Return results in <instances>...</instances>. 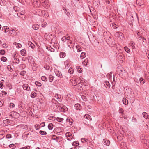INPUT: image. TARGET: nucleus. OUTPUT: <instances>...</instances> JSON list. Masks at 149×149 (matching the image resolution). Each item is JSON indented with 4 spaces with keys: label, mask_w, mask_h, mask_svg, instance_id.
I'll return each instance as SVG.
<instances>
[{
    "label": "nucleus",
    "mask_w": 149,
    "mask_h": 149,
    "mask_svg": "<svg viewBox=\"0 0 149 149\" xmlns=\"http://www.w3.org/2000/svg\"><path fill=\"white\" fill-rule=\"evenodd\" d=\"M10 35L12 36H15L16 35L17 33L14 29H12L10 31Z\"/></svg>",
    "instance_id": "2eb2a0df"
},
{
    "label": "nucleus",
    "mask_w": 149,
    "mask_h": 149,
    "mask_svg": "<svg viewBox=\"0 0 149 149\" xmlns=\"http://www.w3.org/2000/svg\"><path fill=\"white\" fill-rule=\"evenodd\" d=\"M45 68L47 70H49L50 68V66L49 65H47L44 66Z\"/></svg>",
    "instance_id": "13d9d810"
},
{
    "label": "nucleus",
    "mask_w": 149,
    "mask_h": 149,
    "mask_svg": "<svg viewBox=\"0 0 149 149\" xmlns=\"http://www.w3.org/2000/svg\"><path fill=\"white\" fill-rule=\"evenodd\" d=\"M65 136H66L67 137V140H70L71 139L70 138H68V137H70L71 138V139H72V134L70 132H67L65 134Z\"/></svg>",
    "instance_id": "423d86ee"
},
{
    "label": "nucleus",
    "mask_w": 149,
    "mask_h": 149,
    "mask_svg": "<svg viewBox=\"0 0 149 149\" xmlns=\"http://www.w3.org/2000/svg\"><path fill=\"white\" fill-rule=\"evenodd\" d=\"M136 3L139 6H141L143 5V3L141 0H137Z\"/></svg>",
    "instance_id": "2f4dec72"
},
{
    "label": "nucleus",
    "mask_w": 149,
    "mask_h": 149,
    "mask_svg": "<svg viewBox=\"0 0 149 149\" xmlns=\"http://www.w3.org/2000/svg\"><path fill=\"white\" fill-rule=\"evenodd\" d=\"M103 143L104 145L109 146L110 144V142L109 140L107 139H104L103 141Z\"/></svg>",
    "instance_id": "20e7f679"
},
{
    "label": "nucleus",
    "mask_w": 149,
    "mask_h": 149,
    "mask_svg": "<svg viewBox=\"0 0 149 149\" xmlns=\"http://www.w3.org/2000/svg\"><path fill=\"white\" fill-rule=\"evenodd\" d=\"M74 71V70L73 68H70L68 70V73H70V74H72L73 73Z\"/></svg>",
    "instance_id": "58836bf2"
},
{
    "label": "nucleus",
    "mask_w": 149,
    "mask_h": 149,
    "mask_svg": "<svg viewBox=\"0 0 149 149\" xmlns=\"http://www.w3.org/2000/svg\"><path fill=\"white\" fill-rule=\"evenodd\" d=\"M53 125L51 123L49 124L48 126V128L50 130L52 129L53 128Z\"/></svg>",
    "instance_id": "72a5a7b5"
},
{
    "label": "nucleus",
    "mask_w": 149,
    "mask_h": 149,
    "mask_svg": "<svg viewBox=\"0 0 149 149\" xmlns=\"http://www.w3.org/2000/svg\"><path fill=\"white\" fill-rule=\"evenodd\" d=\"M66 53L64 52H61L59 54L61 58H64L66 56Z\"/></svg>",
    "instance_id": "5701e85b"
},
{
    "label": "nucleus",
    "mask_w": 149,
    "mask_h": 149,
    "mask_svg": "<svg viewBox=\"0 0 149 149\" xmlns=\"http://www.w3.org/2000/svg\"><path fill=\"white\" fill-rule=\"evenodd\" d=\"M117 25L116 24H114L113 25V28L114 29H116V28H117Z\"/></svg>",
    "instance_id": "774afa93"
},
{
    "label": "nucleus",
    "mask_w": 149,
    "mask_h": 149,
    "mask_svg": "<svg viewBox=\"0 0 149 149\" xmlns=\"http://www.w3.org/2000/svg\"><path fill=\"white\" fill-rule=\"evenodd\" d=\"M144 80L142 78H141L140 79L139 81L141 84H143L144 83Z\"/></svg>",
    "instance_id": "09e8293b"
},
{
    "label": "nucleus",
    "mask_w": 149,
    "mask_h": 149,
    "mask_svg": "<svg viewBox=\"0 0 149 149\" xmlns=\"http://www.w3.org/2000/svg\"><path fill=\"white\" fill-rule=\"evenodd\" d=\"M55 97L58 100V101L60 102L61 100V97L60 95L57 94L55 95Z\"/></svg>",
    "instance_id": "9b49d317"
},
{
    "label": "nucleus",
    "mask_w": 149,
    "mask_h": 149,
    "mask_svg": "<svg viewBox=\"0 0 149 149\" xmlns=\"http://www.w3.org/2000/svg\"><path fill=\"white\" fill-rule=\"evenodd\" d=\"M64 64L66 68H68L70 66V63L68 60H66L64 62Z\"/></svg>",
    "instance_id": "6e6552de"
},
{
    "label": "nucleus",
    "mask_w": 149,
    "mask_h": 149,
    "mask_svg": "<svg viewBox=\"0 0 149 149\" xmlns=\"http://www.w3.org/2000/svg\"><path fill=\"white\" fill-rule=\"evenodd\" d=\"M54 77L52 75H50L49 76V80L50 82H52L53 81Z\"/></svg>",
    "instance_id": "393cba45"
},
{
    "label": "nucleus",
    "mask_w": 149,
    "mask_h": 149,
    "mask_svg": "<svg viewBox=\"0 0 149 149\" xmlns=\"http://www.w3.org/2000/svg\"><path fill=\"white\" fill-rule=\"evenodd\" d=\"M49 51H50L51 52H54L55 51V49L51 46Z\"/></svg>",
    "instance_id": "0e129e2a"
},
{
    "label": "nucleus",
    "mask_w": 149,
    "mask_h": 149,
    "mask_svg": "<svg viewBox=\"0 0 149 149\" xmlns=\"http://www.w3.org/2000/svg\"><path fill=\"white\" fill-rule=\"evenodd\" d=\"M15 45L17 48H19L21 47L22 45L21 44L15 42Z\"/></svg>",
    "instance_id": "79ce46f5"
},
{
    "label": "nucleus",
    "mask_w": 149,
    "mask_h": 149,
    "mask_svg": "<svg viewBox=\"0 0 149 149\" xmlns=\"http://www.w3.org/2000/svg\"><path fill=\"white\" fill-rule=\"evenodd\" d=\"M81 141L82 143H86L87 144L88 143V139L85 138H82L81 139Z\"/></svg>",
    "instance_id": "ddd939ff"
},
{
    "label": "nucleus",
    "mask_w": 149,
    "mask_h": 149,
    "mask_svg": "<svg viewBox=\"0 0 149 149\" xmlns=\"http://www.w3.org/2000/svg\"><path fill=\"white\" fill-rule=\"evenodd\" d=\"M47 23L45 22H42V27H44L46 26Z\"/></svg>",
    "instance_id": "3c124183"
},
{
    "label": "nucleus",
    "mask_w": 149,
    "mask_h": 149,
    "mask_svg": "<svg viewBox=\"0 0 149 149\" xmlns=\"http://www.w3.org/2000/svg\"><path fill=\"white\" fill-rule=\"evenodd\" d=\"M132 121L133 123H136L137 121L136 119L134 117H133L132 119Z\"/></svg>",
    "instance_id": "6e6d98bb"
},
{
    "label": "nucleus",
    "mask_w": 149,
    "mask_h": 149,
    "mask_svg": "<svg viewBox=\"0 0 149 149\" xmlns=\"http://www.w3.org/2000/svg\"><path fill=\"white\" fill-rule=\"evenodd\" d=\"M26 71L24 70L21 71L20 72V74L22 76H24L26 73Z\"/></svg>",
    "instance_id": "de8ad7c7"
},
{
    "label": "nucleus",
    "mask_w": 149,
    "mask_h": 149,
    "mask_svg": "<svg viewBox=\"0 0 149 149\" xmlns=\"http://www.w3.org/2000/svg\"><path fill=\"white\" fill-rule=\"evenodd\" d=\"M27 44L32 49H33L35 47L34 44L30 41H28Z\"/></svg>",
    "instance_id": "9d476101"
},
{
    "label": "nucleus",
    "mask_w": 149,
    "mask_h": 149,
    "mask_svg": "<svg viewBox=\"0 0 149 149\" xmlns=\"http://www.w3.org/2000/svg\"><path fill=\"white\" fill-rule=\"evenodd\" d=\"M75 107L76 108L77 110H80L81 109L80 105L79 104H77L75 105Z\"/></svg>",
    "instance_id": "c85d7f7f"
},
{
    "label": "nucleus",
    "mask_w": 149,
    "mask_h": 149,
    "mask_svg": "<svg viewBox=\"0 0 149 149\" xmlns=\"http://www.w3.org/2000/svg\"><path fill=\"white\" fill-rule=\"evenodd\" d=\"M13 62L16 64H18L19 63V60L18 58H14L13 61Z\"/></svg>",
    "instance_id": "a878e982"
},
{
    "label": "nucleus",
    "mask_w": 149,
    "mask_h": 149,
    "mask_svg": "<svg viewBox=\"0 0 149 149\" xmlns=\"http://www.w3.org/2000/svg\"><path fill=\"white\" fill-rule=\"evenodd\" d=\"M119 113H121L122 114V116H123L124 115V111L123 109L121 108H120L119 110Z\"/></svg>",
    "instance_id": "c9c22d12"
},
{
    "label": "nucleus",
    "mask_w": 149,
    "mask_h": 149,
    "mask_svg": "<svg viewBox=\"0 0 149 149\" xmlns=\"http://www.w3.org/2000/svg\"><path fill=\"white\" fill-rule=\"evenodd\" d=\"M86 56V53L84 52H82L80 56V57L81 58L83 59Z\"/></svg>",
    "instance_id": "e433bc0d"
},
{
    "label": "nucleus",
    "mask_w": 149,
    "mask_h": 149,
    "mask_svg": "<svg viewBox=\"0 0 149 149\" xmlns=\"http://www.w3.org/2000/svg\"><path fill=\"white\" fill-rule=\"evenodd\" d=\"M74 3L76 5H78L80 3V1L79 0H73Z\"/></svg>",
    "instance_id": "ea45409f"
},
{
    "label": "nucleus",
    "mask_w": 149,
    "mask_h": 149,
    "mask_svg": "<svg viewBox=\"0 0 149 149\" xmlns=\"http://www.w3.org/2000/svg\"><path fill=\"white\" fill-rule=\"evenodd\" d=\"M144 117L146 119H148L149 116L148 115L146 112H143L142 113Z\"/></svg>",
    "instance_id": "412c9836"
},
{
    "label": "nucleus",
    "mask_w": 149,
    "mask_h": 149,
    "mask_svg": "<svg viewBox=\"0 0 149 149\" xmlns=\"http://www.w3.org/2000/svg\"><path fill=\"white\" fill-rule=\"evenodd\" d=\"M1 61L4 62H6L7 61V58L4 56H2L1 58Z\"/></svg>",
    "instance_id": "f704fd0d"
},
{
    "label": "nucleus",
    "mask_w": 149,
    "mask_h": 149,
    "mask_svg": "<svg viewBox=\"0 0 149 149\" xmlns=\"http://www.w3.org/2000/svg\"><path fill=\"white\" fill-rule=\"evenodd\" d=\"M5 53V51L3 49H1L0 50V54L1 55H4Z\"/></svg>",
    "instance_id": "c03bdc74"
},
{
    "label": "nucleus",
    "mask_w": 149,
    "mask_h": 149,
    "mask_svg": "<svg viewBox=\"0 0 149 149\" xmlns=\"http://www.w3.org/2000/svg\"><path fill=\"white\" fill-rule=\"evenodd\" d=\"M52 139L54 140H55L56 141L58 142L59 139V138L58 137L55 135H53Z\"/></svg>",
    "instance_id": "b1692460"
},
{
    "label": "nucleus",
    "mask_w": 149,
    "mask_h": 149,
    "mask_svg": "<svg viewBox=\"0 0 149 149\" xmlns=\"http://www.w3.org/2000/svg\"><path fill=\"white\" fill-rule=\"evenodd\" d=\"M41 80L44 81L46 82L47 80V79L45 76H42L41 77Z\"/></svg>",
    "instance_id": "473e14b6"
},
{
    "label": "nucleus",
    "mask_w": 149,
    "mask_h": 149,
    "mask_svg": "<svg viewBox=\"0 0 149 149\" xmlns=\"http://www.w3.org/2000/svg\"><path fill=\"white\" fill-rule=\"evenodd\" d=\"M122 102L123 104H125V105H127L128 104V100H127L126 98H123L122 100Z\"/></svg>",
    "instance_id": "dca6fc26"
},
{
    "label": "nucleus",
    "mask_w": 149,
    "mask_h": 149,
    "mask_svg": "<svg viewBox=\"0 0 149 149\" xmlns=\"http://www.w3.org/2000/svg\"><path fill=\"white\" fill-rule=\"evenodd\" d=\"M39 25L36 24L33 25L32 26V27L33 29L35 30H36L38 29H39Z\"/></svg>",
    "instance_id": "4468645a"
},
{
    "label": "nucleus",
    "mask_w": 149,
    "mask_h": 149,
    "mask_svg": "<svg viewBox=\"0 0 149 149\" xmlns=\"http://www.w3.org/2000/svg\"><path fill=\"white\" fill-rule=\"evenodd\" d=\"M51 47V46L49 45V46H46V48L47 50H48L49 51H50Z\"/></svg>",
    "instance_id": "052dcab7"
},
{
    "label": "nucleus",
    "mask_w": 149,
    "mask_h": 149,
    "mask_svg": "<svg viewBox=\"0 0 149 149\" xmlns=\"http://www.w3.org/2000/svg\"><path fill=\"white\" fill-rule=\"evenodd\" d=\"M21 54L23 56H25L26 55V51L25 49H22L21 50Z\"/></svg>",
    "instance_id": "a211bd4d"
},
{
    "label": "nucleus",
    "mask_w": 149,
    "mask_h": 149,
    "mask_svg": "<svg viewBox=\"0 0 149 149\" xmlns=\"http://www.w3.org/2000/svg\"><path fill=\"white\" fill-rule=\"evenodd\" d=\"M124 48L125 51L127 53H129L130 52V50L129 48L127 47H125Z\"/></svg>",
    "instance_id": "a18cd8bd"
},
{
    "label": "nucleus",
    "mask_w": 149,
    "mask_h": 149,
    "mask_svg": "<svg viewBox=\"0 0 149 149\" xmlns=\"http://www.w3.org/2000/svg\"><path fill=\"white\" fill-rule=\"evenodd\" d=\"M53 46L54 48H55L56 49H59L58 44L57 43H54Z\"/></svg>",
    "instance_id": "bb28decb"
},
{
    "label": "nucleus",
    "mask_w": 149,
    "mask_h": 149,
    "mask_svg": "<svg viewBox=\"0 0 149 149\" xmlns=\"http://www.w3.org/2000/svg\"><path fill=\"white\" fill-rule=\"evenodd\" d=\"M17 15L18 17H19L20 18H21L23 20L24 19V18H25V16L24 15L20 13H17Z\"/></svg>",
    "instance_id": "f3484780"
},
{
    "label": "nucleus",
    "mask_w": 149,
    "mask_h": 149,
    "mask_svg": "<svg viewBox=\"0 0 149 149\" xmlns=\"http://www.w3.org/2000/svg\"><path fill=\"white\" fill-rule=\"evenodd\" d=\"M9 106L11 108H13L15 107V105L13 103H11L10 104Z\"/></svg>",
    "instance_id": "5fc2aeb1"
},
{
    "label": "nucleus",
    "mask_w": 149,
    "mask_h": 149,
    "mask_svg": "<svg viewBox=\"0 0 149 149\" xmlns=\"http://www.w3.org/2000/svg\"><path fill=\"white\" fill-rule=\"evenodd\" d=\"M66 38H67V40H69V41H70V42L71 43H72V41H71V40L70 39V37L69 36H68V37H66Z\"/></svg>",
    "instance_id": "69168bd1"
},
{
    "label": "nucleus",
    "mask_w": 149,
    "mask_h": 149,
    "mask_svg": "<svg viewBox=\"0 0 149 149\" xmlns=\"http://www.w3.org/2000/svg\"><path fill=\"white\" fill-rule=\"evenodd\" d=\"M66 122H69L70 125H72L73 122V120L71 118H68L66 119Z\"/></svg>",
    "instance_id": "f8f14e48"
},
{
    "label": "nucleus",
    "mask_w": 149,
    "mask_h": 149,
    "mask_svg": "<svg viewBox=\"0 0 149 149\" xmlns=\"http://www.w3.org/2000/svg\"><path fill=\"white\" fill-rule=\"evenodd\" d=\"M9 147L12 149H14L15 147V146L14 144H12L9 145Z\"/></svg>",
    "instance_id": "49530a36"
},
{
    "label": "nucleus",
    "mask_w": 149,
    "mask_h": 149,
    "mask_svg": "<svg viewBox=\"0 0 149 149\" xmlns=\"http://www.w3.org/2000/svg\"><path fill=\"white\" fill-rule=\"evenodd\" d=\"M54 72L56 74V75L58 77L60 78H63V76L62 75L61 72L57 69H55L54 70Z\"/></svg>",
    "instance_id": "f03ea898"
},
{
    "label": "nucleus",
    "mask_w": 149,
    "mask_h": 149,
    "mask_svg": "<svg viewBox=\"0 0 149 149\" xmlns=\"http://www.w3.org/2000/svg\"><path fill=\"white\" fill-rule=\"evenodd\" d=\"M3 122V123L6 125H10V124H11L10 121L9 119H6V120H4Z\"/></svg>",
    "instance_id": "1a4fd4ad"
},
{
    "label": "nucleus",
    "mask_w": 149,
    "mask_h": 149,
    "mask_svg": "<svg viewBox=\"0 0 149 149\" xmlns=\"http://www.w3.org/2000/svg\"><path fill=\"white\" fill-rule=\"evenodd\" d=\"M91 120V117L89 115L86 114L84 116L83 121L85 124L86 125H89V123Z\"/></svg>",
    "instance_id": "f257e3e1"
},
{
    "label": "nucleus",
    "mask_w": 149,
    "mask_h": 149,
    "mask_svg": "<svg viewBox=\"0 0 149 149\" xmlns=\"http://www.w3.org/2000/svg\"><path fill=\"white\" fill-rule=\"evenodd\" d=\"M79 143L78 141H74L72 143V145L73 146H77L79 145Z\"/></svg>",
    "instance_id": "7c9ffc66"
},
{
    "label": "nucleus",
    "mask_w": 149,
    "mask_h": 149,
    "mask_svg": "<svg viewBox=\"0 0 149 149\" xmlns=\"http://www.w3.org/2000/svg\"><path fill=\"white\" fill-rule=\"evenodd\" d=\"M104 85L107 88H109L110 86V85L109 82L106 81H105Z\"/></svg>",
    "instance_id": "6ab92c4d"
},
{
    "label": "nucleus",
    "mask_w": 149,
    "mask_h": 149,
    "mask_svg": "<svg viewBox=\"0 0 149 149\" xmlns=\"http://www.w3.org/2000/svg\"><path fill=\"white\" fill-rule=\"evenodd\" d=\"M123 34L121 32H116L115 34V36L116 37H118L120 39H123Z\"/></svg>",
    "instance_id": "7ed1b4c3"
},
{
    "label": "nucleus",
    "mask_w": 149,
    "mask_h": 149,
    "mask_svg": "<svg viewBox=\"0 0 149 149\" xmlns=\"http://www.w3.org/2000/svg\"><path fill=\"white\" fill-rule=\"evenodd\" d=\"M39 133L42 135H45L47 134L46 131L42 130H40L39 131Z\"/></svg>",
    "instance_id": "4c0bfd02"
},
{
    "label": "nucleus",
    "mask_w": 149,
    "mask_h": 149,
    "mask_svg": "<svg viewBox=\"0 0 149 149\" xmlns=\"http://www.w3.org/2000/svg\"><path fill=\"white\" fill-rule=\"evenodd\" d=\"M76 47L77 52H80L82 50V48L80 47V46L79 45H77Z\"/></svg>",
    "instance_id": "cd10ccee"
},
{
    "label": "nucleus",
    "mask_w": 149,
    "mask_h": 149,
    "mask_svg": "<svg viewBox=\"0 0 149 149\" xmlns=\"http://www.w3.org/2000/svg\"><path fill=\"white\" fill-rule=\"evenodd\" d=\"M116 70L117 71V72H118L119 73H121L123 71V70H122L120 69V70L119 69H117Z\"/></svg>",
    "instance_id": "e2e57ef3"
},
{
    "label": "nucleus",
    "mask_w": 149,
    "mask_h": 149,
    "mask_svg": "<svg viewBox=\"0 0 149 149\" xmlns=\"http://www.w3.org/2000/svg\"><path fill=\"white\" fill-rule=\"evenodd\" d=\"M61 40L63 41H66L67 40L66 37L65 36H63L61 38Z\"/></svg>",
    "instance_id": "864d4df0"
},
{
    "label": "nucleus",
    "mask_w": 149,
    "mask_h": 149,
    "mask_svg": "<svg viewBox=\"0 0 149 149\" xmlns=\"http://www.w3.org/2000/svg\"><path fill=\"white\" fill-rule=\"evenodd\" d=\"M35 84L36 86H40L42 85V84L40 83L38 81L36 82L35 83Z\"/></svg>",
    "instance_id": "8fccbe9b"
},
{
    "label": "nucleus",
    "mask_w": 149,
    "mask_h": 149,
    "mask_svg": "<svg viewBox=\"0 0 149 149\" xmlns=\"http://www.w3.org/2000/svg\"><path fill=\"white\" fill-rule=\"evenodd\" d=\"M3 48H7L8 46H6V43H4L3 44Z\"/></svg>",
    "instance_id": "338daca9"
},
{
    "label": "nucleus",
    "mask_w": 149,
    "mask_h": 149,
    "mask_svg": "<svg viewBox=\"0 0 149 149\" xmlns=\"http://www.w3.org/2000/svg\"><path fill=\"white\" fill-rule=\"evenodd\" d=\"M11 137V135L10 134H7L6 136V138L7 139H10Z\"/></svg>",
    "instance_id": "4d7b16f0"
},
{
    "label": "nucleus",
    "mask_w": 149,
    "mask_h": 149,
    "mask_svg": "<svg viewBox=\"0 0 149 149\" xmlns=\"http://www.w3.org/2000/svg\"><path fill=\"white\" fill-rule=\"evenodd\" d=\"M77 69V70L78 72L79 73H81L82 71V68L80 66H77L76 67Z\"/></svg>",
    "instance_id": "4be33fe9"
},
{
    "label": "nucleus",
    "mask_w": 149,
    "mask_h": 149,
    "mask_svg": "<svg viewBox=\"0 0 149 149\" xmlns=\"http://www.w3.org/2000/svg\"><path fill=\"white\" fill-rule=\"evenodd\" d=\"M7 69L10 72H12L13 71V69L11 68V67L10 65H8L7 66Z\"/></svg>",
    "instance_id": "37998d69"
},
{
    "label": "nucleus",
    "mask_w": 149,
    "mask_h": 149,
    "mask_svg": "<svg viewBox=\"0 0 149 149\" xmlns=\"http://www.w3.org/2000/svg\"><path fill=\"white\" fill-rule=\"evenodd\" d=\"M23 88L24 90L29 91L30 90V88L29 85L26 84H24L23 85Z\"/></svg>",
    "instance_id": "0eeeda50"
},
{
    "label": "nucleus",
    "mask_w": 149,
    "mask_h": 149,
    "mask_svg": "<svg viewBox=\"0 0 149 149\" xmlns=\"http://www.w3.org/2000/svg\"><path fill=\"white\" fill-rule=\"evenodd\" d=\"M9 28L7 26H4L2 28V31L5 32H7L9 31Z\"/></svg>",
    "instance_id": "aec40b11"
},
{
    "label": "nucleus",
    "mask_w": 149,
    "mask_h": 149,
    "mask_svg": "<svg viewBox=\"0 0 149 149\" xmlns=\"http://www.w3.org/2000/svg\"><path fill=\"white\" fill-rule=\"evenodd\" d=\"M2 95H3V94L5 95H7V93L5 91H2Z\"/></svg>",
    "instance_id": "bf43d9fd"
},
{
    "label": "nucleus",
    "mask_w": 149,
    "mask_h": 149,
    "mask_svg": "<svg viewBox=\"0 0 149 149\" xmlns=\"http://www.w3.org/2000/svg\"><path fill=\"white\" fill-rule=\"evenodd\" d=\"M35 127L36 128V130H38L40 128V126L39 125H35Z\"/></svg>",
    "instance_id": "603ef678"
},
{
    "label": "nucleus",
    "mask_w": 149,
    "mask_h": 149,
    "mask_svg": "<svg viewBox=\"0 0 149 149\" xmlns=\"http://www.w3.org/2000/svg\"><path fill=\"white\" fill-rule=\"evenodd\" d=\"M3 87V85L2 82H1L0 83V88L1 89H2Z\"/></svg>",
    "instance_id": "680f3d73"
},
{
    "label": "nucleus",
    "mask_w": 149,
    "mask_h": 149,
    "mask_svg": "<svg viewBox=\"0 0 149 149\" xmlns=\"http://www.w3.org/2000/svg\"><path fill=\"white\" fill-rule=\"evenodd\" d=\"M77 82H76V84H75V83H74V86H76L78 89L81 90V88L82 87V85L81 83L78 82L77 84Z\"/></svg>",
    "instance_id": "39448f33"
},
{
    "label": "nucleus",
    "mask_w": 149,
    "mask_h": 149,
    "mask_svg": "<svg viewBox=\"0 0 149 149\" xmlns=\"http://www.w3.org/2000/svg\"><path fill=\"white\" fill-rule=\"evenodd\" d=\"M56 120L58 122H61L63 120V119L61 118L57 117Z\"/></svg>",
    "instance_id": "a19ab883"
},
{
    "label": "nucleus",
    "mask_w": 149,
    "mask_h": 149,
    "mask_svg": "<svg viewBox=\"0 0 149 149\" xmlns=\"http://www.w3.org/2000/svg\"><path fill=\"white\" fill-rule=\"evenodd\" d=\"M36 96V93L35 92H33L31 95V97L32 98H35Z\"/></svg>",
    "instance_id": "c756f323"
}]
</instances>
